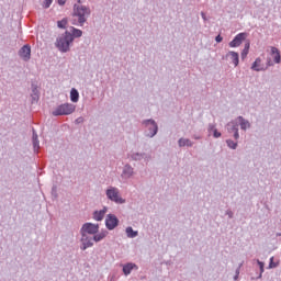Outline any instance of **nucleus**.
I'll return each mask as SVG.
<instances>
[{
  "label": "nucleus",
  "mask_w": 281,
  "mask_h": 281,
  "mask_svg": "<svg viewBox=\"0 0 281 281\" xmlns=\"http://www.w3.org/2000/svg\"><path fill=\"white\" fill-rule=\"evenodd\" d=\"M76 111V106L72 103H64L57 105L53 112L52 115L55 117H58L60 115H71Z\"/></svg>",
  "instance_id": "39448f33"
},
{
  "label": "nucleus",
  "mask_w": 281,
  "mask_h": 281,
  "mask_svg": "<svg viewBox=\"0 0 281 281\" xmlns=\"http://www.w3.org/2000/svg\"><path fill=\"white\" fill-rule=\"evenodd\" d=\"M53 2L54 0H44V8L45 9L49 8V5H52Z\"/></svg>",
  "instance_id": "473e14b6"
},
{
  "label": "nucleus",
  "mask_w": 281,
  "mask_h": 281,
  "mask_svg": "<svg viewBox=\"0 0 281 281\" xmlns=\"http://www.w3.org/2000/svg\"><path fill=\"white\" fill-rule=\"evenodd\" d=\"M225 58H227V60H229L231 63L234 64V67H238L239 63H240V56L238 55V53L234 52V50H229Z\"/></svg>",
  "instance_id": "4468645a"
},
{
  "label": "nucleus",
  "mask_w": 281,
  "mask_h": 281,
  "mask_svg": "<svg viewBox=\"0 0 281 281\" xmlns=\"http://www.w3.org/2000/svg\"><path fill=\"white\" fill-rule=\"evenodd\" d=\"M235 123L240 127V131L247 132L251 128V122L245 119V116H237Z\"/></svg>",
  "instance_id": "f8f14e48"
},
{
  "label": "nucleus",
  "mask_w": 281,
  "mask_h": 281,
  "mask_svg": "<svg viewBox=\"0 0 281 281\" xmlns=\"http://www.w3.org/2000/svg\"><path fill=\"white\" fill-rule=\"evenodd\" d=\"M72 43H74V35H71V32L66 31L65 33L57 36L55 42V47H57V49L61 52V54H67V52L71 49Z\"/></svg>",
  "instance_id": "f03ea898"
},
{
  "label": "nucleus",
  "mask_w": 281,
  "mask_h": 281,
  "mask_svg": "<svg viewBox=\"0 0 281 281\" xmlns=\"http://www.w3.org/2000/svg\"><path fill=\"white\" fill-rule=\"evenodd\" d=\"M105 196L108 201L115 203L116 205H124L126 199L122 198V193L117 187L110 186L105 190Z\"/></svg>",
  "instance_id": "7ed1b4c3"
},
{
  "label": "nucleus",
  "mask_w": 281,
  "mask_h": 281,
  "mask_svg": "<svg viewBox=\"0 0 281 281\" xmlns=\"http://www.w3.org/2000/svg\"><path fill=\"white\" fill-rule=\"evenodd\" d=\"M273 65H276L273 59H271V57H267V63H266L267 69H268V67H273Z\"/></svg>",
  "instance_id": "2f4dec72"
},
{
  "label": "nucleus",
  "mask_w": 281,
  "mask_h": 281,
  "mask_svg": "<svg viewBox=\"0 0 281 281\" xmlns=\"http://www.w3.org/2000/svg\"><path fill=\"white\" fill-rule=\"evenodd\" d=\"M38 139V134H36V131L33 130V140Z\"/></svg>",
  "instance_id": "37998d69"
},
{
  "label": "nucleus",
  "mask_w": 281,
  "mask_h": 281,
  "mask_svg": "<svg viewBox=\"0 0 281 281\" xmlns=\"http://www.w3.org/2000/svg\"><path fill=\"white\" fill-rule=\"evenodd\" d=\"M207 131H209L210 135H212V133H213V137L215 139H218V137H221V135H222L221 132H218V130H216V124H214V123L209 124Z\"/></svg>",
  "instance_id": "aec40b11"
},
{
  "label": "nucleus",
  "mask_w": 281,
  "mask_h": 281,
  "mask_svg": "<svg viewBox=\"0 0 281 281\" xmlns=\"http://www.w3.org/2000/svg\"><path fill=\"white\" fill-rule=\"evenodd\" d=\"M106 212H109V207L104 206L102 210L100 211H94L93 212V220L94 221H102L104 218V216L106 215Z\"/></svg>",
  "instance_id": "6ab92c4d"
},
{
  "label": "nucleus",
  "mask_w": 281,
  "mask_h": 281,
  "mask_svg": "<svg viewBox=\"0 0 281 281\" xmlns=\"http://www.w3.org/2000/svg\"><path fill=\"white\" fill-rule=\"evenodd\" d=\"M250 69L252 71H267V67L262 64V58L257 57L255 61L252 63Z\"/></svg>",
  "instance_id": "dca6fc26"
},
{
  "label": "nucleus",
  "mask_w": 281,
  "mask_h": 281,
  "mask_svg": "<svg viewBox=\"0 0 281 281\" xmlns=\"http://www.w3.org/2000/svg\"><path fill=\"white\" fill-rule=\"evenodd\" d=\"M72 16H74L72 25L82 27L85 23H87V19L91 16V9L87 5L76 3L74 4Z\"/></svg>",
  "instance_id": "f257e3e1"
},
{
  "label": "nucleus",
  "mask_w": 281,
  "mask_h": 281,
  "mask_svg": "<svg viewBox=\"0 0 281 281\" xmlns=\"http://www.w3.org/2000/svg\"><path fill=\"white\" fill-rule=\"evenodd\" d=\"M277 236H281V233H277Z\"/></svg>",
  "instance_id": "de8ad7c7"
},
{
  "label": "nucleus",
  "mask_w": 281,
  "mask_h": 281,
  "mask_svg": "<svg viewBox=\"0 0 281 281\" xmlns=\"http://www.w3.org/2000/svg\"><path fill=\"white\" fill-rule=\"evenodd\" d=\"M240 267H243V263L235 270V276H240Z\"/></svg>",
  "instance_id": "ea45409f"
},
{
  "label": "nucleus",
  "mask_w": 281,
  "mask_h": 281,
  "mask_svg": "<svg viewBox=\"0 0 281 281\" xmlns=\"http://www.w3.org/2000/svg\"><path fill=\"white\" fill-rule=\"evenodd\" d=\"M57 3L59 5H65V3H67V0H57Z\"/></svg>",
  "instance_id": "a19ab883"
},
{
  "label": "nucleus",
  "mask_w": 281,
  "mask_h": 281,
  "mask_svg": "<svg viewBox=\"0 0 281 281\" xmlns=\"http://www.w3.org/2000/svg\"><path fill=\"white\" fill-rule=\"evenodd\" d=\"M270 56L276 65L281 64L280 50L276 46L270 47Z\"/></svg>",
  "instance_id": "f3484780"
},
{
  "label": "nucleus",
  "mask_w": 281,
  "mask_h": 281,
  "mask_svg": "<svg viewBox=\"0 0 281 281\" xmlns=\"http://www.w3.org/2000/svg\"><path fill=\"white\" fill-rule=\"evenodd\" d=\"M67 23H68L67 18H64L63 20H60V21L57 22V26H58L60 30H65V29L67 27Z\"/></svg>",
  "instance_id": "bb28decb"
},
{
  "label": "nucleus",
  "mask_w": 281,
  "mask_h": 281,
  "mask_svg": "<svg viewBox=\"0 0 281 281\" xmlns=\"http://www.w3.org/2000/svg\"><path fill=\"white\" fill-rule=\"evenodd\" d=\"M226 146H228L231 150H236V148H238V143L233 139H226Z\"/></svg>",
  "instance_id": "a878e982"
},
{
  "label": "nucleus",
  "mask_w": 281,
  "mask_h": 281,
  "mask_svg": "<svg viewBox=\"0 0 281 281\" xmlns=\"http://www.w3.org/2000/svg\"><path fill=\"white\" fill-rule=\"evenodd\" d=\"M117 225H120V220L117 218V216H115V214H108L105 217L106 229L113 232V229H115Z\"/></svg>",
  "instance_id": "9d476101"
},
{
  "label": "nucleus",
  "mask_w": 281,
  "mask_h": 281,
  "mask_svg": "<svg viewBox=\"0 0 281 281\" xmlns=\"http://www.w3.org/2000/svg\"><path fill=\"white\" fill-rule=\"evenodd\" d=\"M193 139H201L200 135H193Z\"/></svg>",
  "instance_id": "a18cd8bd"
},
{
  "label": "nucleus",
  "mask_w": 281,
  "mask_h": 281,
  "mask_svg": "<svg viewBox=\"0 0 281 281\" xmlns=\"http://www.w3.org/2000/svg\"><path fill=\"white\" fill-rule=\"evenodd\" d=\"M135 177V168L131 166V164H126L122 168L121 179L123 181H128V179H133Z\"/></svg>",
  "instance_id": "1a4fd4ad"
},
{
  "label": "nucleus",
  "mask_w": 281,
  "mask_h": 281,
  "mask_svg": "<svg viewBox=\"0 0 281 281\" xmlns=\"http://www.w3.org/2000/svg\"><path fill=\"white\" fill-rule=\"evenodd\" d=\"M31 98H32V102H38V89L33 88Z\"/></svg>",
  "instance_id": "cd10ccee"
},
{
  "label": "nucleus",
  "mask_w": 281,
  "mask_h": 281,
  "mask_svg": "<svg viewBox=\"0 0 281 281\" xmlns=\"http://www.w3.org/2000/svg\"><path fill=\"white\" fill-rule=\"evenodd\" d=\"M33 148H34L35 153H37L38 148H41V143H40L38 138L33 140Z\"/></svg>",
  "instance_id": "7c9ffc66"
},
{
  "label": "nucleus",
  "mask_w": 281,
  "mask_h": 281,
  "mask_svg": "<svg viewBox=\"0 0 281 281\" xmlns=\"http://www.w3.org/2000/svg\"><path fill=\"white\" fill-rule=\"evenodd\" d=\"M201 16H202L204 22L207 21V16L205 15V12H201Z\"/></svg>",
  "instance_id": "79ce46f5"
},
{
  "label": "nucleus",
  "mask_w": 281,
  "mask_h": 281,
  "mask_svg": "<svg viewBox=\"0 0 281 281\" xmlns=\"http://www.w3.org/2000/svg\"><path fill=\"white\" fill-rule=\"evenodd\" d=\"M233 133H234V135H233L234 139H236V140L240 139V133L238 132V130Z\"/></svg>",
  "instance_id": "c9c22d12"
},
{
  "label": "nucleus",
  "mask_w": 281,
  "mask_h": 281,
  "mask_svg": "<svg viewBox=\"0 0 281 281\" xmlns=\"http://www.w3.org/2000/svg\"><path fill=\"white\" fill-rule=\"evenodd\" d=\"M142 126L144 128L145 137H149V139H153V137H155V135L159 133V125L157 124L156 120H153V119L143 120Z\"/></svg>",
  "instance_id": "20e7f679"
},
{
  "label": "nucleus",
  "mask_w": 281,
  "mask_h": 281,
  "mask_svg": "<svg viewBox=\"0 0 281 281\" xmlns=\"http://www.w3.org/2000/svg\"><path fill=\"white\" fill-rule=\"evenodd\" d=\"M251 46V44L249 43V42H247L246 44H245V47H244V49H248L249 50V47Z\"/></svg>",
  "instance_id": "c03bdc74"
},
{
  "label": "nucleus",
  "mask_w": 281,
  "mask_h": 281,
  "mask_svg": "<svg viewBox=\"0 0 281 281\" xmlns=\"http://www.w3.org/2000/svg\"><path fill=\"white\" fill-rule=\"evenodd\" d=\"M233 280H235V281L238 280V274H235Z\"/></svg>",
  "instance_id": "49530a36"
},
{
  "label": "nucleus",
  "mask_w": 281,
  "mask_h": 281,
  "mask_svg": "<svg viewBox=\"0 0 281 281\" xmlns=\"http://www.w3.org/2000/svg\"><path fill=\"white\" fill-rule=\"evenodd\" d=\"M128 159L131 161H145V164H150L153 161V154L150 153H144V151H131L127 155Z\"/></svg>",
  "instance_id": "423d86ee"
},
{
  "label": "nucleus",
  "mask_w": 281,
  "mask_h": 281,
  "mask_svg": "<svg viewBox=\"0 0 281 281\" xmlns=\"http://www.w3.org/2000/svg\"><path fill=\"white\" fill-rule=\"evenodd\" d=\"M80 250L87 251V249L93 247V237L91 235H87L86 233H80Z\"/></svg>",
  "instance_id": "6e6552de"
},
{
  "label": "nucleus",
  "mask_w": 281,
  "mask_h": 281,
  "mask_svg": "<svg viewBox=\"0 0 281 281\" xmlns=\"http://www.w3.org/2000/svg\"><path fill=\"white\" fill-rule=\"evenodd\" d=\"M240 267H243V263L235 270V276H240Z\"/></svg>",
  "instance_id": "58836bf2"
},
{
  "label": "nucleus",
  "mask_w": 281,
  "mask_h": 281,
  "mask_svg": "<svg viewBox=\"0 0 281 281\" xmlns=\"http://www.w3.org/2000/svg\"><path fill=\"white\" fill-rule=\"evenodd\" d=\"M226 216H228V218H234V212H232V210H227Z\"/></svg>",
  "instance_id": "e433bc0d"
},
{
  "label": "nucleus",
  "mask_w": 281,
  "mask_h": 281,
  "mask_svg": "<svg viewBox=\"0 0 281 281\" xmlns=\"http://www.w3.org/2000/svg\"><path fill=\"white\" fill-rule=\"evenodd\" d=\"M125 234L127 238H137L139 236V232L134 231L131 226L125 228Z\"/></svg>",
  "instance_id": "4be33fe9"
},
{
  "label": "nucleus",
  "mask_w": 281,
  "mask_h": 281,
  "mask_svg": "<svg viewBox=\"0 0 281 281\" xmlns=\"http://www.w3.org/2000/svg\"><path fill=\"white\" fill-rule=\"evenodd\" d=\"M257 265L259 266L260 269V274L258 278H262V273H265V262L257 259Z\"/></svg>",
  "instance_id": "c756f323"
},
{
  "label": "nucleus",
  "mask_w": 281,
  "mask_h": 281,
  "mask_svg": "<svg viewBox=\"0 0 281 281\" xmlns=\"http://www.w3.org/2000/svg\"><path fill=\"white\" fill-rule=\"evenodd\" d=\"M70 100L71 102H78V100H80V92H78V90H76V88H72L70 90Z\"/></svg>",
  "instance_id": "b1692460"
},
{
  "label": "nucleus",
  "mask_w": 281,
  "mask_h": 281,
  "mask_svg": "<svg viewBox=\"0 0 281 281\" xmlns=\"http://www.w3.org/2000/svg\"><path fill=\"white\" fill-rule=\"evenodd\" d=\"M100 232V224L85 223L80 228V234L93 236Z\"/></svg>",
  "instance_id": "0eeeda50"
},
{
  "label": "nucleus",
  "mask_w": 281,
  "mask_h": 281,
  "mask_svg": "<svg viewBox=\"0 0 281 281\" xmlns=\"http://www.w3.org/2000/svg\"><path fill=\"white\" fill-rule=\"evenodd\" d=\"M227 131L228 133H234L236 131H238V125H236V123H234V121L227 123Z\"/></svg>",
  "instance_id": "393cba45"
},
{
  "label": "nucleus",
  "mask_w": 281,
  "mask_h": 281,
  "mask_svg": "<svg viewBox=\"0 0 281 281\" xmlns=\"http://www.w3.org/2000/svg\"><path fill=\"white\" fill-rule=\"evenodd\" d=\"M122 267H123V274L125 277L131 276V273L133 271H137L139 269V267L136 263H133V262H127V263L123 265Z\"/></svg>",
  "instance_id": "2eb2a0df"
},
{
  "label": "nucleus",
  "mask_w": 281,
  "mask_h": 281,
  "mask_svg": "<svg viewBox=\"0 0 281 281\" xmlns=\"http://www.w3.org/2000/svg\"><path fill=\"white\" fill-rule=\"evenodd\" d=\"M247 33H238L233 41L229 42V47H240L243 41H246Z\"/></svg>",
  "instance_id": "ddd939ff"
},
{
  "label": "nucleus",
  "mask_w": 281,
  "mask_h": 281,
  "mask_svg": "<svg viewBox=\"0 0 281 281\" xmlns=\"http://www.w3.org/2000/svg\"><path fill=\"white\" fill-rule=\"evenodd\" d=\"M105 236H109V231H101L100 233L94 234L92 237L93 243H100L104 240Z\"/></svg>",
  "instance_id": "412c9836"
},
{
  "label": "nucleus",
  "mask_w": 281,
  "mask_h": 281,
  "mask_svg": "<svg viewBox=\"0 0 281 281\" xmlns=\"http://www.w3.org/2000/svg\"><path fill=\"white\" fill-rule=\"evenodd\" d=\"M178 146L179 148H192V146H194V142H192L190 138H184L181 137L180 139H178Z\"/></svg>",
  "instance_id": "a211bd4d"
},
{
  "label": "nucleus",
  "mask_w": 281,
  "mask_h": 281,
  "mask_svg": "<svg viewBox=\"0 0 281 281\" xmlns=\"http://www.w3.org/2000/svg\"><path fill=\"white\" fill-rule=\"evenodd\" d=\"M249 54V50L244 48L243 52H241V58L243 60H245V58H247V55Z\"/></svg>",
  "instance_id": "72a5a7b5"
},
{
  "label": "nucleus",
  "mask_w": 281,
  "mask_h": 281,
  "mask_svg": "<svg viewBox=\"0 0 281 281\" xmlns=\"http://www.w3.org/2000/svg\"><path fill=\"white\" fill-rule=\"evenodd\" d=\"M19 56L24 63H27L30 58H32V47L30 45H24L20 48Z\"/></svg>",
  "instance_id": "9b49d317"
},
{
  "label": "nucleus",
  "mask_w": 281,
  "mask_h": 281,
  "mask_svg": "<svg viewBox=\"0 0 281 281\" xmlns=\"http://www.w3.org/2000/svg\"><path fill=\"white\" fill-rule=\"evenodd\" d=\"M280 267V261H273V257L270 258V262H269V266H268V269H276Z\"/></svg>",
  "instance_id": "c85d7f7f"
},
{
  "label": "nucleus",
  "mask_w": 281,
  "mask_h": 281,
  "mask_svg": "<svg viewBox=\"0 0 281 281\" xmlns=\"http://www.w3.org/2000/svg\"><path fill=\"white\" fill-rule=\"evenodd\" d=\"M215 41H216V43H223V36L217 35V36L215 37Z\"/></svg>",
  "instance_id": "4c0bfd02"
},
{
  "label": "nucleus",
  "mask_w": 281,
  "mask_h": 281,
  "mask_svg": "<svg viewBox=\"0 0 281 281\" xmlns=\"http://www.w3.org/2000/svg\"><path fill=\"white\" fill-rule=\"evenodd\" d=\"M70 32L71 36H72V42H74V38H80V36H82V30L80 29H76L74 26L70 27Z\"/></svg>",
  "instance_id": "5701e85b"
},
{
  "label": "nucleus",
  "mask_w": 281,
  "mask_h": 281,
  "mask_svg": "<svg viewBox=\"0 0 281 281\" xmlns=\"http://www.w3.org/2000/svg\"><path fill=\"white\" fill-rule=\"evenodd\" d=\"M82 123H85V117H82V116H79V117L76 119V121H75V124H82Z\"/></svg>",
  "instance_id": "f704fd0d"
}]
</instances>
